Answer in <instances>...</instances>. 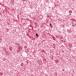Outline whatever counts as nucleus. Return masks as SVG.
<instances>
[{
    "mask_svg": "<svg viewBox=\"0 0 76 76\" xmlns=\"http://www.w3.org/2000/svg\"><path fill=\"white\" fill-rule=\"evenodd\" d=\"M50 27L51 28H52V24H51V23H50Z\"/></svg>",
    "mask_w": 76,
    "mask_h": 76,
    "instance_id": "nucleus-1",
    "label": "nucleus"
},
{
    "mask_svg": "<svg viewBox=\"0 0 76 76\" xmlns=\"http://www.w3.org/2000/svg\"><path fill=\"white\" fill-rule=\"evenodd\" d=\"M23 63H21V66H23Z\"/></svg>",
    "mask_w": 76,
    "mask_h": 76,
    "instance_id": "nucleus-2",
    "label": "nucleus"
},
{
    "mask_svg": "<svg viewBox=\"0 0 76 76\" xmlns=\"http://www.w3.org/2000/svg\"><path fill=\"white\" fill-rule=\"evenodd\" d=\"M36 36H37V37H38V34H37V33L36 34Z\"/></svg>",
    "mask_w": 76,
    "mask_h": 76,
    "instance_id": "nucleus-3",
    "label": "nucleus"
},
{
    "mask_svg": "<svg viewBox=\"0 0 76 76\" xmlns=\"http://www.w3.org/2000/svg\"><path fill=\"white\" fill-rule=\"evenodd\" d=\"M73 26V25H72V26Z\"/></svg>",
    "mask_w": 76,
    "mask_h": 76,
    "instance_id": "nucleus-4",
    "label": "nucleus"
}]
</instances>
